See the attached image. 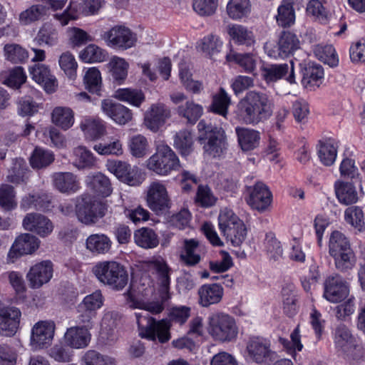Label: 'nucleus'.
<instances>
[{"label":"nucleus","instance_id":"27","mask_svg":"<svg viewBox=\"0 0 365 365\" xmlns=\"http://www.w3.org/2000/svg\"><path fill=\"white\" fill-rule=\"evenodd\" d=\"M223 294L222 285L217 283L203 284L198 289L199 304L203 307L217 304L222 299Z\"/></svg>","mask_w":365,"mask_h":365},{"label":"nucleus","instance_id":"12","mask_svg":"<svg viewBox=\"0 0 365 365\" xmlns=\"http://www.w3.org/2000/svg\"><path fill=\"white\" fill-rule=\"evenodd\" d=\"M145 193L148 207L155 214L163 215L170 209L171 201L163 182L160 180L151 182Z\"/></svg>","mask_w":365,"mask_h":365},{"label":"nucleus","instance_id":"56","mask_svg":"<svg viewBox=\"0 0 365 365\" xmlns=\"http://www.w3.org/2000/svg\"><path fill=\"white\" fill-rule=\"evenodd\" d=\"M114 97L136 107H138L144 101V96L141 91L130 88L118 89L114 93Z\"/></svg>","mask_w":365,"mask_h":365},{"label":"nucleus","instance_id":"43","mask_svg":"<svg viewBox=\"0 0 365 365\" xmlns=\"http://www.w3.org/2000/svg\"><path fill=\"white\" fill-rule=\"evenodd\" d=\"M323 78L324 70L319 64L309 63L303 71L302 83L305 86H318Z\"/></svg>","mask_w":365,"mask_h":365},{"label":"nucleus","instance_id":"8","mask_svg":"<svg viewBox=\"0 0 365 365\" xmlns=\"http://www.w3.org/2000/svg\"><path fill=\"white\" fill-rule=\"evenodd\" d=\"M207 332L219 342H231L238 335V327L235 319L227 314L216 312L207 318Z\"/></svg>","mask_w":365,"mask_h":365},{"label":"nucleus","instance_id":"16","mask_svg":"<svg viewBox=\"0 0 365 365\" xmlns=\"http://www.w3.org/2000/svg\"><path fill=\"white\" fill-rule=\"evenodd\" d=\"M272 195L267 187L261 182L247 187V203L254 210L265 211L271 205Z\"/></svg>","mask_w":365,"mask_h":365},{"label":"nucleus","instance_id":"3","mask_svg":"<svg viewBox=\"0 0 365 365\" xmlns=\"http://www.w3.org/2000/svg\"><path fill=\"white\" fill-rule=\"evenodd\" d=\"M329 252L333 257L336 268L341 272L352 270L356 257L347 237L339 231L331 232L329 242Z\"/></svg>","mask_w":365,"mask_h":365},{"label":"nucleus","instance_id":"1","mask_svg":"<svg viewBox=\"0 0 365 365\" xmlns=\"http://www.w3.org/2000/svg\"><path fill=\"white\" fill-rule=\"evenodd\" d=\"M144 268L155 275L160 300L150 301L155 294V289L153 280L143 275L136 287L134 284L131 285L130 289L126 294L127 302L130 307L143 309L135 313L140 336L150 341L158 339L159 342L165 343L170 338V323L166 319L156 321L150 317L148 312H161L164 309V302L170 298V269L160 256H154L145 262Z\"/></svg>","mask_w":365,"mask_h":365},{"label":"nucleus","instance_id":"11","mask_svg":"<svg viewBox=\"0 0 365 365\" xmlns=\"http://www.w3.org/2000/svg\"><path fill=\"white\" fill-rule=\"evenodd\" d=\"M246 357L248 360L262 365H269L277 357L271 347L270 341L263 337L253 336L249 339L246 346Z\"/></svg>","mask_w":365,"mask_h":365},{"label":"nucleus","instance_id":"36","mask_svg":"<svg viewBox=\"0 0 365 365\" xmlns=\"http://www.w3.org/2000/svg\"><path fill=\"white\" fill-rule=\"evenodd\" d=\"M344 220L359 232L365 230V213L362 207L351 206L344 211Z\"/></svg>","mask_w":365,"mask_h":365},{"label":"nucleus","instance_id":"28","mask_svg":"<svg viewBox=\"0 0 365 365\" xmlns=\"http://www.w3.org/2000/svg\"><path fill=\"white\" fill-rule=\"evenodd\" d=\"M235 133L238 145L242 151H252L259 146L261 139L259 131L237 126Z\"/></svg>","mask_w":365,"mask_h":365},{"label":"nucleus","instance_id":"38","mask_svg":"<svg viewBox=\"0 0 365 365\" xmlns=\"http://www.w3.org/2000/svg\"><path fill=\"white\" fill-rule=\"evenodd\" d=\"M128 147L131 155L136 158H143L150 152L149 142L141 134L130 137L128 141Z\"/></svg>","mask_w":365,"mask_h":365},{"label":"nucleus","instance_id":"7","mask_svg":"<svg viewBox=\"0 0 365 365\" xmlns=\"http://www.w3.org/2000/svg\"><path fill=\"white\" fill-rule=\"evenodd\" d=\"M218 226L220 232L232 246L239 247L245 241L247 236L246 227L231 209L223 207L220 210Z\"/></svg>","mask_w":365,"mask_h":365},{"label":"nucleus","instance_id":"14","mask_svg":"<svg viewBox=\"0 0 365 365\" xmlns=\"http://www.w3.org/2000/svg\"><path fill=\"white\" fill-rule=\"evenodd\" d=\"M273 102L267 96L256 91L248 92L238 104L241 112L246 114H262L272 113Z\"/></svg>","mask_w":365,"mask_h":365},{"label":"nucleus","instance_id":"48","mask_svg":"<svg viewBox=\"0 0 365 365\" xmlns=\"http://www.w3.org/2000/svg\"><path fill=\"white\" fill-rule=\"evenodd\" d=\"M289 69L287 63L272 64L262 68V75L267 83H274L284 77Z\"/></svg>","mask_w":365,"mask_h":365},{"label":"nucleus","instance_id":"2","mask_svg":"<svg viewBox=\"0 0 365 365\" xmlns=\"http://www.w3.org/2000/svg\"><path fill=\"white\" fill-rule=\"evenodd\" d=\"M198 139L204 153L209 158H220L227 148V136L221 127L212 125L201 120L197 124Z\"/></svg>","mask_w":365,"mask_h":365},{"label":"nucleus","instance_id":"35","mask_svg":"<svg viewBox=\"0 0 365 365\" xmlns=\"http://www.w3.org/2000/svg\"><path fill=\"white\" fill-rule=\"evenodd\" d=\"M317 155L320 162L326 165H331L337 156V145L334 140L329 139L320 141L317 147Z\"/></svg>","mask_w":365,"mask_h":365},{"label":"nucleus","instance_id":"33","mask_svg":"<svg viewBox=\"0 0 365 365\" xmlns=\"http://www.w3.org/2000/svg\"><path fill=\"white\" fill-rule=\"evenodd\" d=\"M334 190L339 202L344 205H351L358 201V193L352 183L336 181Z\"/></svg>","mask_w":365,"mask_h":365},{"label":"nucleus","instance_id":"32","mask_svg":"<svg viewBox=\"0 0 365 365\" xmlns=\"http://www.w3.org/2000/svg\"><path fill=\"white\" fill-rule=\"evenodd\" d=\"M112 241L105 234L97 233L88 236L86 240V247L93 255H105L109 252Z\"/></svg>","mask_w":365,"mask_h":365},{"label":"nucleus","instance_id":"41","mask_svg":"<svg viewBox=\"0 0 365 365\" xmlns=\"http://www.w3.org/2000/svg\"><path fill=\"white\" fill-rule=\"evenodd\" d=\"M227 14L233 20H240L247 16L251 11L250 0H229Z\"/></svg>","mask_w":365,"mask_h":365},{"label":"nucleus","instance_id":"63","mask_svg":"<svg viewBox=\"0 0 365 365\" xmlns=\"http://www.w3.org/2000/svg\"><path fill=\"white\" fill-rule=\"evenodd\" d=\"M227 58L233 59L246 72L252 73L256 69L257 58L252 53H235Z\"/></svg>","mask_w":365,"mask_h":365},{"label":"nucleus","instance_id":"53","mask_svg":"<svg viewBox=\"0 0 365 365\" xmlns=\"http://www.w3.org/2000/svg\"><path fill=\"white\" fill-rule=\"evenodd\" d=\"M315 56L324 63L334 67L338 65L339 58L332 45H318L314 48Z\"/></svg>","mask_w":365,"mask_h":365},{"label":"nucleus","instance_id":"62","mask_svg":"<svg viewBox=\"0 0 365 365\" xmlns=\"http://www.w3.org/2000/svg\"><path fill=\"white\" fill-rule=\"evenodd\" d=\"M48 356L54 361L60 363H66L72 361L73 351L66 344H55L48 351Z\"/></svg>","mask_w":365,"mask_h":365},{"label":"nucleus","instance_id":"52","mask_svg":"<svg viewBox=\"0 0 365 365\" xmlns=\"http://www.w3.org/2000/svg\"><path fill=\"white\" fill-rule=\"evenodd\" d=\"M118 314L115 312L105 311L101 322V336L102 338L113 340L114 329L117 324Z\"/></svg>","mask_w":365,"mask_h":365},{"label":"nucleus","instance_id":"6","mask_svg":"<svg viewBox=\"0 0 365 365\" xmlns=\"http://www.w3.org/2000/svg\"><path fill=\"white\" fill-rule=\"evenodd\" d=\"M146 168L159 176H168L180 167L178 157L167 145L157 146L156 151L145 163Z\"/></svg>","mask_w":365,"mask_h":365},{"label":"nucleus","instance_id":"15","mask_svg":"<svg viewBox=\"0 0 365 365\" xmlns=\"http://www.w3.org/2000/svg\"><path fill=\"white\" fill-rule=\"evenodd\" d=\"M56 325L53 321L41 320L33 326L30 345L33 349L40 350L48 347L53 339Z\"/></svg>","mask_w":365,"mask_h":365},{"label":"nucleus","instance_id":"47","mask_svg":"<svg viewBox=\"0 0 365 365\" xmlns=\"http://www.w3.org/2000/svg\"><path fill=\"white\" fill-rule=\"evenodd\" d=\"M53 160V152L42 148H36L30 157V164L34 169L46 168Z\"/></svg>","mask_w":365,"mask_h":365},{"label":"nucleus","instance_id":"19","mask_svg":"<svg viewBox=\"0 0 365 365\" xmlns=\"http://www.w3.org/2000/svg\"><path fill=\"white\" fill-rule=\"evenodd\" d=\"M39 240L29 233L18 236L8 253V258L13 262L20 256L31 255L39 247Z\"/></svg>","mask_w":365,"mask_h":365},{"label":"nucleus","instance_id":"34","mask_svg":"<svg viewBox=\"0 0 365 365\" xmlns=\"http://www.w3.org/2000/svg\"><path fill=\"white\" fill-rule=\"evenodd\" d=\"M34 41L38 46H54L58 41V34L55 26L51 23H44L39 29Z\"/></svg>","mask_w":365,"mask_h":365},{"label":"nucleus","instance_id":"25","mask_svg":"<svg viewBox=\"0 0 365 365\" xmlns=\"http://www.w3.org/2000/svg\"><path fill=\"white\" fill-rule=\"evenodd\" d=\"M86 184L93 193L101 197H108L113 192L109 178L100 172L89 173L86 176Z\"/></svg>","mask_w":365,"mask_h":365},{"label":"nucleus","instance_id":"29","mask_svg":"<svg viewBox=\"0 0 365 365\" xmlns=\"http://www.w3.org/2000/svg\"><path fill=\"white\" fill-rule=\"evenodd\" d=\"M52 178L53 186L62 193H75L80 189L79 180L71 173H57Z\"/></svg>","mask_w":365,"mask_h":365},{"label":"nucleus","instance_id":"9","mask_svg":"<svg viewBox=\"0 0 365 365\" xmlns=\"http://www.w3.org/2000/svg\"><path fill=\"white\" fill-rule=\"evenodd\" d=\"M108 211L106 202L98 200L88 195L76 198V215L78 220L87 225L96 223Z\"/></svg>","mask_w":365,"mask_h":365},{"label":"nucleus","instance_id":"44","mask_svg":"<svg viewBox=\"0 0 365 365\" xmlns=\"http://www.w3.org/2000/svg\"><path fill=\"white\" fill-rule=\"evenodd\" d=\"M5 59L13 63H21L29 58L27 50L20 44L11 43L5 44L4 47Z\"/></svg>","mask_w":365,"mask_h":365},{"label":"nucleus","instance_id":"45","mask_svg":"<svg viewBox=\"0 0 365 365\" xmlns=\"http://www.w3.org/2000/svg\"><path fill=\"white\" fill-rule=\"evenodd\" d=\"M108 66L113 80L118 84L122 83L128 76V63L123 58L113 56L110 58Z\"/></svg>","mask_w":365,"mask_h":365},{"label":"nucleus","instance_id":"42","mask_svg":"<svg viewBox=\"0 0 365 365\" xmlns=\"http://www.w3.org/2000/svg\"><path fill=\"white\" fill-rule=\"evenodd\" d=\"M46 13V6L41 4L32 5L19 14V21L21 25L28 26L42 19Z\"/></svg>","mask_w":365,"mask_h":365},{"label":"nucleus","instance_id":"24","mask_svg":"<svg viewBox=\"0 0 365 365\" xmlns=\"http://www.w3.org/2000/svg\"><path fill=\"white\" fill-rule=\"evenodd\" d=\"M32 79L42 86L48 93L54 92L57 86L56 78L51 74L49 68L44 64H35L29 68Z\"/></svg>","mask_w":365,"mask_h":365},{"label":"nucleus","instance_id":"10","mask_svg":"<svg viewBox=\"0 0 365 365\" xmlns=\"http://www.w3.org/2000/svg\"><path fill=\"white\" fill-rule=\"evenodd\" d=\"M106 166L118 180L128 185L139 186L145 180V175L140 168L127 162L108 160Z\"/></svg>","mask_w":365,"mask_h":365},{"label":"nucleus","instance_id":"37","mask_svg":"<svg viewBox=\"0 0 365 365\" xmlns=\"http://www.w3.org/2000/svg\"><path fill=\"white\" fill-rule=\"evenodd\" d=\"M135 244L144 249H153L159 244V240L155 232L150 228L143 227L134 232Z\"/></svg>","mask_w":365,"mask_h":365},{"label":"nucleus","instance_id":"20","mask_svg":"<svg viewBox=\"0 0 365 365\" xmlns=\"http://www.w3.org/2000/svg\"><path fill=\"white\" fill-rule=\"evenodd\" d=\"M87 324L81 326H73L67 329L64 334L65 344L71 349H81L87 347L91 341V334Z\"/></svg>","mask_w":365,"mask_h":365},{"label":"nucleus","instance_id":"59","mask_svg":"<svg viewBox=\"0 0 365 365\" xmlns=\"http://www.w3.org/2000/svg\"><path fill=\"white\" fill-rule=\"evenodd\" d=\"M83 81L89 92L100 95L102 81L101 73L97 68L88 69L84 75Z\"/></svg>","mask_w":365,"mask_h":365},{"label":"nucleus","instance_id":"39","mask_svg":"<svg viewBox=\"0 0 365 365\" xmlns=\"http://www.w3.org/2000/svg\"><path fill=\"white\" fill-rule=\"evenodd\" d=\"M81 365H116V360L111 356L96 350H88L81 358Z\"/></svg>","mask_w":365,"mask_h":365},{"label":"nucleus","instance_id":"57","mask_svg":"<svg viewBox=\"0 0 365 365\" xmlns=\"http://www.w3.org/2000/svg\"><path fill=\"white\" fill-rule=\"evenodd\" d=\"M0 206L8 211L17 207L16 192L13 186L6 184L0 186Z\"/></svg>","mask_w":365,"mask_h":365},{"label":"nucleus","instance_id":"50","mask_svg":"<svg viewBox=\"0 0 365 365\" xmlns=\"http://www.w3.org/2000/svg\"><path fill=\"white\" fill-rule=\"evenodd\" d=\"M106 56V51L96 44H89L79 54V58L86 63L103 62Z\"/></svg>","mask_w":365,"mask_h":365},{"label":"nucleus","instance_id":"58","mask_svg":"<svg viewBox=\"0 0 365 365\" xmlns=\"http://www.w3.org/2000/svg\"><path fill=\"white\" fill-rule=\"evenodd\" d=\"M74 165L78 169L91 168L95 164L93 153L83 146H79L74 150Z\"/></svg>","mask_w":365,"mask_h":365},{"label":"nucleus","instance_id":"26","mask_svg":"<svg viewBox=\"0 0 365 365\" xmlns=\"http://www.w3.org/2000/svg\"><path fill=\"white\" fill-rule=\"evenodd\" d=\"M227 33L234 43L251 47L256 43L252 30L244 25L232 24L227 26Z\"/></svg>","mask_w":365,"mask_h":365},{"label":"nucleus","instance_id":"55","mask_svg":"<svg viewBox=\"0 0 365 365\" xmlns=\"http://www.w3.org/2000/svg\"><path fill=\"white\" fill-rule=\"evenodd\" d=\"M222 46V41L221 39L214 35L204 37L197 44V48L210 57L219 53Z\"/></svg>","mask_w":365,"mask_h":365},{"label":"nucleus","instance_id":"17","mask_svg":"<svg viewBox=\"0 0 365 365\" xmlns=\"http://www.w3.org/2000/svg\"><path fill=\"white\" fill-rule=\"evenodd\" d=\"M53 264L49 260L37 262L31 266L26 274L29 287L38 289L53 277Z\"/></svg>","mask_w":365,"mask_h":365},{"label":"nucleus","instance_id":"18","mask_svg":"<svg viewBox=\"0 0 365 365\" xmlns=\"http://www.w3.org/2000/svg\"><path fill=\"white\" fill-rule=\"evenodd\" d=\"M104 38L109 46L128 49L134 46L136 42L135 35L127 27L114 26L106 32Z\"/></svg>","mask_w":365,"mask_h":365},{"label":"nucleus","instance_id":"13","mask_svg":"<svg viewBox=\"0 0 365 365\" xmlns=\"http://www.w3.org/2000/svg\"><path fill=\"white\" fill-rule=\"evenodd\" d=\"M104 304V297L101 290H96L84 297L77 307L78 321L81 324H87L88 327H93V319L96 312Z\"/></svg>","mask_w":365,"mask_h":365},{"label":"nucleus","instance_id":"22","mask_svg":"<svg viewBox=\"0 0 365 365\" xmlns=\"http://www.w3.org/2000/svg\"><path fill=\"white\" fill-rule=\"evenodd\" d=\"M349 294V287L339 275L329 277L324 286V298L331 303H337L345 299Z\"/></svg>","mask_w":365,"mask_h":365},{"label":"nucleus","instance_id":"23","mask_svg":"<svg viewBox=\"0 0 365 365\" xmlns=\"http://www.w3.org/2000/svg\"><path fill=\"white\" fill-rule=\"evenodd\" d=\"M21 313L18 308L0 309V335L11 336L16 332Z\"/></svg>","mask_w":365,"mask_h":365},{"label":"nucleus","instance_id":"31","mask_svg":"<svg viewBox=\"0 0 365 365\" xmlns=\"http://www.w3.org/2000/svg\"><path fill=\"white\" fill-rule=\"evenodd\" d=\"M81 128L87 139L96 140L106 134V126L101 119L86 117L81 120Z\"/></svg>","mask_w":365,"mask_h":365},{"label":"nucleus","instance_id":"30","mask_svg":"<svg viewBox=\"0 0 365 365\" xmlns=\"http://www.w3.org/2000/svg\"><path fill=\"white\" fill-rule=\"evenodd\" d=\"M51 197L46 192H34L24 195L20 202V207L24 210L36 209L49 210Z\"/></svg>","mask_w":365,"mask_h":365},{"label":"nucleus","instance_id":"5","mask_svg":"<svg viewBox=\"0 0 365 365\" xmlns=\"http://www.w3.org/2000/svg\"><path fill=\"white\" fill-rule=\"evenodd\" d=\"M333 340L336 351L346 354L349 359L359 361L365 357L363 344L346 325L341 324L335 328Z\"/></svg>","mask_w":365,"mask_h":365},{"label":"nucleus","instance_id":"64","mask_svg":"<svg viewBox=\"0 0 365 365\" xmlns=\"http://www.w3.org/2000/svg\"><path fill=\"white\" fill-rule=\"evenodd\" d=\"M58 63L67 76L70 78L76 76L78 63L71 53L68 51L63 53L59 57Z\"/></svg>","mask_w":365,"mask_h":365},{"label":"nucleus","instance_id":"4","mask_svg":"<svg viewBox=\"0 0 365 365\" xmlns=\"http://www.w3.org/2000/svg\"><path fill=\"white\" fill-rule=\"evenodd\" d=\"M98 280L111 289L122 290L128 282V273L125 268L115 261L98 262L93 268Z\"/></svg>","mask_w":365,"mask_h":365},{"label":"nucleus","instance_id":"54","mask_svg":"<svg viewBox=\"0 0 365 365\" xmlns=\"http://www.w3.org/2000/svg\"><path fill=\"white\" fill-rule=\"evenodd\" d=\"M193 135L188 130L178 133L174 138V145L182 155L187 156L192 150Z\"/></svg>","mask_w":365,"mask_h":365},{"label":"nucleus","instance_id":"40","mask_svg":"<svg viewBox=\"0 0 365 365\" xmlns=\"http://www.w3.org/2000/svg\"><path fill=\"white\" fill-rule=\"evenodd\" d=\"M292 0H283L277 9L276 19L277 24L287 27L292 25L295 21V12L293 8Z\"/></svg>","mask_w":365,"mask_h":365},{"label":"nucleus","instance_id":"49","mask_svg":"<svg viewBox=\"0 0 365 365\" xmlns=\"http://www.w3.org/2000/svg\"><path fill=\"white\" fill-rule=\"evenodd\" d=\"M180 256L187 264L194 265L198 263L200 259L198 242L193 239L185 240Z\"/></svg>","mask_w":365,"mask_h":365},{"label":"nucleus","instance_id":"61","mask_svg":"<svg viewBox=\"0 0 365 365\" xmlns=\"http://www.w3.org/2000/svg\"><path fill=\"white\" fill-rule=\"evenodd\" d=\"M264 245V250L270 259L277 260L282 256V245L273 233L266 235Z\"/></svg>","mask_w":365,"mask_h":365},{"label":"nucleus","instance_id":"46","mask_svg":"<svg viewBox=\"0 0 365 365\" xmlns=\"http://www.w3.org/2000/svg\"><path fill=\"white\" fill-rule=\"evenodd\" d=\"M36 135L43 143L61 148L65 146V140L55 128H41L36 131Z\"/></svg>","mask_w":365,"mask_h":365},{"label":"nucleus","instance_id":"60","mask_svg":"<svg viewBox=\"0 0 365 365\" xmlns=\"http://www.w3.org/2000/svg\"><path fill=\"white\" fill-rule=\"evenodd\" d=\"M230 103V97L225 89L221 88L219 93L213 96L209 111L217 114H227Z\"/></svg>","mask_w":365,"mask_h":365},{"label":"nucleus","instance_id":"21","mask_svg":"<svg viewBox=\"0 0 365 365\" xmlns=\"http://www.w3.org/2000/svg\"><path fill=\"white\" fill-rule=\"evenodd\" d=\"M22 225L26 230L35 232L41 237L48 236L53 230L52 222L38 213L27 214L23 220Z\"/></svg>","mask_w":365,"mask_h":365},{"label":"nucleus","instance_id":"51","mask_svg":"<svg viewBox=\"0 0 365 365\" xmlns=\"http://www.w3.org/2000/svg\"><path fill=\"white\" fill-rule=\"evenodd\" d=\"M279 43L282 53H284L286 58L292 55L300 47V41L296 34L287 31L283 32L279 37Z\"/></svg>","mask_w":365,"mask_h":365}]
</instances>
